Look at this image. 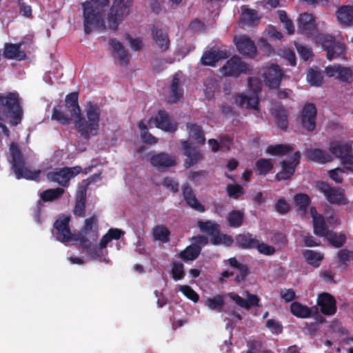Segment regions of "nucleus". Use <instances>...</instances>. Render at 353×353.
Returning <instances> with one entry per match:
<instances>
[{
  "label": "nucleus",
  "mask_w": 353,
  "mask_h": 353,
  "mask_svg": "<svg viewBox=\"0 0 353 353\" xmlns=\"http://www.w3.org/2000/svg\"><path fill=\"white\" fill-rule=\"evenodd\" d=\"M337 259L341 265L347 266V263L353 260V250L347 248L339 250L337 252Z\"/></svg>",
  "instance_id": "864d4df0"
},
{
  "label": "nucleus",
  "mask_w": 353,
  "mask_h": 353,
  "mask_svg": "<svg viewBox=\"0 0 353 353\" xmlns=\"http://www.w3.org/2000/svg\"><path fill=\"white\" fill-rule=\"evenodd\" d=\"M179 290L190 300L196 303L199 299V294L189 285H180Z\"/></svg>",
  "instance_id": "13d9d810"
},
{
  "label": "nucleus",
  "mask_w": 353,
  "mask_h": 353,
  "mask_svg": "<svg viewBox=\"0 0 353 353\" xmlns=\"http://www.w3.org/2000/svg\"><path fill=\"white\" fill-rule=\"evenodd\" d=\"M205 305L212 310L221 312L225 305L223 296L218 294L212 298H208Z\"/></svg>",
  "instance_id": "de8ad7c7"
},
{
  "label": "nucleus",
  "mask_w": 353,
  "mask_h": 353,
  "mask_svg": "<svg viewBox=\"0 0 353 353\" xmlns=\"http://www.w3.org/2000/svg\"><path fill=\"white\" fill-rule=\"evenodd\" d=\"M255 249H256L260 254L266 256H272L276 252L274 247L266 244L261 241L259 239L258 240Z\"/></svg>",
  "instance_id": "4d7b16f0"
},
{
  "label": "nucleus",
  "mask_w": 353,
  "mask_h": 353,
  "mask_svg": "<svg viewBox=\"0 0 353 353\" xmlns=\"http://www.w3.org/2000/svg\"><path fill=\"white\" fill-rule=\"evenodd\" d=\"M265 326L268 329H269L273 334H279L283 332V325L282 324L275 321L274 319H268L266 321Z\"/></svg>",
  "instance_id": "e2e57ef3"
},
{
  "label": "nucleus",
  "mask_w": 353,
  "mask_h": 353,
  "mask_svg": "<svg viewBox=\"0 0 353 353\" xmlns=\"http://www.w3.org/2000/svg\"><path fill=\"white\" fill-rule=\"evenodd\" d=\"M244 218V213L243 212L234 210L228 212L227 221L230 227L238 228L242 225Z\"/></svg>",
  "instance_id": "58836bf2"
},
{
  "label": "nucleus",
  "mask_w": 353,
  "mask_h": 353,
  "mask_svg": "<svg viewBox=\"0 0 353 353\" xmlns=\"http://www.w3.org/2000/svg\"><path fill=\"white\" fill-rule=\"evenodd\" d=\"M292 151V148L287 144L270 145L267 148V152L272 155H285Z\"/></svg>",
  "instance_id": "09e8293b"
},
{
  "label": "nucleus",
  "mask_w": 353,
  "mask_h": 353,
  "mask_svg": "<svg viewBox=\"0 0 353 353\" xmlns=\"http://www.w3.org/2000/svg\"><path fill=\"white\" fill-rule=\"evenodd\" d=\"M312 40L321 45L323 49L327 52V58L329 60H332L345 53L344 46L336 43L335 38L329 34H321L318 31Z\"/></svg>",
  "instance_id": "6e6552de"
},
{
  "label": "nucleus",
  "mask_w": 353,
  "mask_h": 353,
  "mask_svg": "<svg viewBox=\"0 0 353 353\" xmlns=\"http://www.w3.org/2000/svg\"><path fill=\"white\" fill-rule=\"evenodd\" d=\"M201 251V248H199L196 245H188L183 250H182L179 256L183 261H193L195 260Z\"/></svg>",
  "instance_id": "a19ab883"
},
{
  "label": "nucleus",
  "mask_w": 353,
  "mask_h": 353,
  "mask_svg": "<svg viewBox=\"0 0 353 353\" xmlns=\"http://www.w3.org/2000/svg\"><path fill=\"white\" fill-rule=\"evenodd\" d=\"M81 171V166L63 167L55 171L48 172L47 179L50 181L57 183L62 187L68 188L70 179L75 177Z\"/></svg>",
  "instance_id": "9d476101"
},
{
  "label": "nucleus",
  "mask_w": 353,
  "mask_h": 353,
  "mask_svg": "<svg viewBox=\"0 0 353 353\" xmlns=\"http://www.w3.org/2000/svg\"><path fill=\"white\" fill-rule=\"evenodd\" d=\"M11 157V168L17 179L37 180L40 176L41 170L31 171L26 167L25 158L17 143L10 145Z\"/></svg>",
  "instance_id": "7ed1b4c3"
},
{
  "label": "nucleus",
  "mask_w": 353,
  "mask_h": 353,
  "mask_svg": "<svg viewBox=\"0 0 353 353\" xmlns=\"http://www.w3.org/2000/svg\"><path fill=\"white\" fill-rule=\"evenodd\" d=\"M329 151L333 157L339 159L345 168L353 172V150L350 141H332Z\"/></svg>",
  "instance_id": "39448f33"
},
{
  "label": "nucleus",
  "mask_w": 353,
  "mask_h": 353,
  "mask_svg": "<svg viewBox=\"0 0 353 353\" xmlns=\"http://www.w3.org/2000/svg\"><path fill=\"white\" fill-rule=\"evenodd\" d=\"M271 159H259L256 162V171L259 175H266L273 169Z\"/></svg>",
  "instance_id": "37998d69"
},
{
  "label": "nucleus",
  "mask_w": 353,
  "mask_h": 353,
  "mask_svg": "<svg viewBox=\"0 0 353 353\" xmlns=\"http://www.w3.org/2000/svg\"><path fill=\"white\" fill-rule=\"evenodd\" d=\"M324 237L332 247L336 248L343 247L347 241V236L345 234H338L332 230H330Z\"/></svg>",
  "instance_id": "e433bc0d"
},
{
  "label": "nucleus",
  "mask_w": 353,
  "mask_h": 353,
  "mask_svg": "<svg viewBox=\"0 0 353 353\" xmlns=\"http://www.w3.org/2000/svg\"><path fill=\"white\" fill-rule=\"evenodd\" d=\"M305 156L309 161L319 163H325L332 161L333 157L319 148H310L305 150Z\"/></svg>",
  "instance_id": "c85d7f7f"
},
{
  "label": "nucleus",
  "mask_w": 353,
  "mask_h": 353,
  "mask_svg": "<svg viewBox=\"0 0 353 353\" xmlns=\"http://www.w3.org/2000/svg\"><path fill=\"white\" fill-rule=\"evenodd\" d=\"M247 351L241 353H260L263 347V343L259 340H249L247 342Z\"/></svg>",
  "instance_id": "bf43d9fd"
},
{
  "label": "nucleus",
  "mask_w": 353,
  "mask_h": 353,
  "mask_svg": "<svg viewBox=\"0 0 353 353\" xmlns=\"http://www.w3.org/2000/svg\"><path fill=\"white\" fill-rule=\"evenodd\" d=\"M258 240L256 235L250 232H243L236 235L234 242L235 246L240 249L253 250L255 249Z\"/></svg>",
  "instance_id": "a878e982"
},
{
  "label": "nucleus",
  "mask_w": 353,
  "mask_h": 353,
  "mask_svg": "<svg viewBox=\"0 0 353 353\" xmlns=\"http://www.w3.org/2000/svg\"><path fill=\"white\" fill-rule=\"evenodd\" d=\"M316 188L331 204L345 205L349 203L345 190L342 188L332 187L327 182L322 181L316 183Z\"/></svg>",
  "instance_id": "1a4fd4ad"
},
{
  "label": "nucleus",
  "mask_w": 353,
  "mask_h": 353,
  "mask_svg": "<svg viewBox=\"0 0 353 353\" xmlns=\"http://www.w3.org/2000/svg\"><path fill=\"white\" fill-rule=\"evenodd\" d=\"M152 235L154 240L160 241L163 243H167L169 241L170 232L165 225H158L154 227Z\"/></svg>",
  "instance_id": "79ce46f5"
},
{
  "label": "nucleus",
  "mask_w": 353,
  "mask_h": 353,
  "mask_svg": "<svg viewBox=\"0 0 353 353\" xmlns=\"http://www.w3.org/2000/svg\"><path fill=\"white\" fill-rule=\"evenodd\" d=\"M283 76V70L275 63L267 66L263 73L265 84L270 89H278Z\"/></svg>",
  "instance_id": "9b49d317"
},
{
  "label": "nucleus",
  "mask_w": 353,
  "mask_h": 353,
  "mask_svg": "<svg viewBox=\"0 0 353 353\" xmlns=\"http://www.w3.org/2000/svg\"><path fill=\"white\" fill-rule=\"evenodd\" d=\"M98 232V220L95 215L88 218L84 221V225L81 229V233L84 235H88L91 233L95 234V239L97 238Z\"/></svg>",
  "instance_id": "ea45409f"
},
{
  "label": "nucleus",
  "mask_w": 353,
  "mask_h": 353,
  "mask_svg": "<svg viewBox=\"0 0 353 353\" xmlns=\"http://www.w3.org/2000/svg\"><path fill=\"white\" fill-rule=\"evenodd\" d=\"M197 226L199 229L210 236V242L214 245H224L231 246L234 243L232 236L221 234L220 225L212 221H198Z\"/></svg>",
  "instance_id": "423d86ee"
},
{
  "label": "nucleus",
  "mask_w": 353,
  "mask_h": 353,
  "mask_svg": "<svg viewBox=\"0 0 353 353\" xmlns=\"http://www.w3.org/2000/svg\"><path fill=\"white\" fill-rule=\"evenodd\" d=\"M130 43V48L134 51H139L143 47V41L141 38H132L129 34L126 36Z\"/></svg>",
  "instance_id": "774afa93"
},
{
  "label": "nucleus",
  "mask_w": 353,
  "mask_h": 353,
  "mask_svg": "<svg viewBox=\"0 0 353 353\" xmlns=\"http://www.w3.org/2000/svg\"><path fill=\"white\" fill-rule=\"evenodd\" d=\"M183 96V89L176 74L174 75L170 85V94L168 99L169 103L178 102Z\"/></svg>",
  "instance_id": "7c9ffc66"
},
{
  "label": "nucleus",
  "mask_w": 353,
  "mask_h": 353,
  "mask_svg": "<svg viewBox=\"0 0 353 353\" xmlns=\"http://www.w3.org/2000/svg\"><path fill=\"white\" fill-rule=\"evenodd\" d=\"M19 12L26 18L32 17V11L30 6L23 2V0H17Z\"/></svg>",
  "instance_id": "69168bd1"
},
{
  "label": "nucleus",
  "mask_w": 353,
  "mask_h": 353,
  "mask_svg": "<svg viewBox=\"0 0 353 353\" xmlns=\"http://www.w3.org/2000/svg\"><path fill=\"white\" fill-rule=\"evenodd\" d=\"M70 218L69 216L60 217L54 223V229L57 241L66 243L73 239V234L70 228Z\"/></svg>",
  "instance_id": "2eb2a0df"
},
{
  "label": "nucleus",
  "mask_w": 353,
  "mask_h": 353,
  "mask_svg": "<svg viewBox=\"0 0 353 353\" xmlns=\"http://www.w3.org/2000/svg\"><path fill=\"white\" fill-rule=\"evenodd\" d=\"M272 114L274 117L278 126L283 130H285L288 126V113L286 110L281 106H278L272 110Z\"/></svg>",
  "instance_id": "c9c22d12"
},
{
  "label": "nucleus",
  "mask_w": 353,
  "mask_h": 353,
  "mask_svg": "<svg viewBox=\"0 0 353 353\" xmlns=\"http://www.w3.org/2000/svg\"><path fill=\"white\" fill-rule=\"evenodd\" d=\"M76 240L79 241L80 248L83 250V252L89 254L92 258H97L99 256L97 248L85 236H79Z\"/></svg>",
  "instance_id": "4c0bfd02"
},
{
  "label": "nucleus",
  "mask_w": 353,
  "mask_h": 353,
  "mask_svg": "<svg viewBox=\"0 0 353 353\" xmlns=\"http://www.w3.org/2000/svg\"><path fill=\"white\" fill-rule=\"evenodd\" d=\"M171 275L174 281L183 279L185 275L183 264L174 262L172 265Z\"/></svg>",
  "instance_id": "5fc2aeb1"
},
{
  "label": "nucleus",
  "mask_w": 353,
  "mask_h": 353,
  "mask_svg": "<svg viewBox=\"0 0 353 353\" xmlns=\"http://www.w3.org/2000/svg\"><path fill=\"white\" fill-rule=\"evenodd\" d=\"M65 190L62 188H57L54 189H48L44 190L41 194V199L43 201H52L59 199Z\"/></svg>",
  "instance_id": "49530a36"
},
{
  "label": "nucleus",
  "mask_w": 353,
  "mask_h": 353,
  "mask_svg": "<svg viewBox=\"0 0 353 353\" xmlns=\"http://www.w3.org/2000/svg\"><path fill=\"white\" fill-rule=\"evenodd\" d=\"M108 43L114 57L119 61L121 65L127 66L129 63L130 56L123 45L116 39H110Z\"/></svg>",
  "instance_id": "4be33fe9"
},
{
  "label": "nucleus",
  "mask_w": 353,
  "mask_h": 353,
  "mask_svg": "<svg viewBox=\"0 0 353 353\" xmlns=\"http://www.w3.org/2000/svg\"><path fill=\"white\" fill-rule=\"evenodd\" d=\"M72 117L71 116L68 117L65 115L63 112L56 108L52 109V120L57 121L62 125H66L70 124L72 121Z\"/></svg>",
  "instance_id": "603ef678"
},
{
  "label": "nucleus",
  "mask_w": 353,
  "mask_h": 353,
  "mask_svg": "<svg viewBox=\"0 0 353 353\" xmlns=\"http://www.w3.org/2000/svg\"><path fill=\"white\" fill-rule=\"evenodd\" d=\"M336 17L339 24L343 28L353 26V6L343 5L336 11Z\"/></svg>",
  "instance_id": "393cba45"
},
{
  "label": "nucleus",
  "mask_w": 353,
  "mask_h": 353,
  "mask_svg": "<svg viewBox=\"0 0 353 353\" xmlns=\"http://www.w3.org/2000/svg\"><path fill=\"white\" fill-rule=\"evenodd\" d=\"M225 58H227V54L225 51L211 50L203 53L201 61L204 65L212 66L219 60Z\"/></svg>",
  "instance_id": "2f4dec72"
},
{
  "label": "nucleus",
  "mask_w": 353,
  "mask_h": 353,
  "mask_svg": "<svg viewBox=\"0 0 353 353\" xmlns=\"http://www.w3.org/2000/svg\"><path fill=\"white\" fill-rule=\"evenodd\" d=\"M181 144L183 154L187 157L184 162L185 168H189L202 160L203 155L201 151L196 147L192 146L189 141H182Z\"/></svg>",
  "instance_id": "a211bd4d"
},
{
  "label": "nucleus",
  "mask_w": 353,
  "mask_h": 353,
  "mask_svg": "<svg viewBox=\"0 0 353 353\" xmlns=\"http://www.w3.org/2000/svg\"><path fill=\"white\" fill-rule=\"evenodd\" d=\"M296 50L304 61H308L314 56L312 48L307 46L297 45Z\"/></svg>",
  "instance_id": "680f3d73"
},
{
  "label": "nucleus",
  "mask_w": 353,
  "mask_h": 353,
  "mask_svg": "<svg viewBox=\"0 0 353 353\" xmlns=\"http://www.w3.org/2000/svg\"><path fill=\"white\" fill-rule=\"evenodd\" d=\"M150 164L158 170H163L176 165V157L166 152L152 154L150 158Z\"/></svg>",
  "instance_id": "6ab92c4d"
},
{
  "label": "nucleus",
  "mask_w": 353,
  "mask_h": 353,
  "mask_svg": "<svg viewBox=\"0 0 353 353\" xmlns=\"http://www.w3.org/2000/svg\"><path fill=\"white\" fill-rule=\"evenodd\" d=\"M23 42L17 43H6L4 44L3 56L7 59L23 61L27 55L24 50H21Z\"/></svg>",
  "instance_id": "b1692460"
},
{
  "label": "nucleus",
  "mask_w": 353,
  "mask_h": 353,
  "mask_svg": "<svg viewBox=\"0 0 353 353\" xmlns=\"http://www.w3.org/2000/svg\"><path fill=\"white\" fill-rule=\"evenodd\" d=\"M303 255L306 262L314 268H319L324 259L323 253L312 250H305Z\"/></svg>",
  "instance_id": "72a5a7b5"
},
{
  "label": "nucleus",
  "mask_w": 353,
  "mask_h": 353,
  "mask_svg": "<svg viewBox=\"0 0 353 353\" xmlns=\"http://www.w3.org/2000/svg\"><path fill=\"white\" fill-rule=\"evenodd\" d=\"M132 0H113L107 16L109 29L116 31L125 15L130 12Z\"/></svg>",
  "instance_id": "0eeeda50"
},
{
  "label": "nucleus",
  "mask_w": 353,
  "mask_h": 353,
  "mask_svg": "<svg viewBox=\"0 0 353 353\" xmlns=\"http://www.w3.org/2000/svg\"><path fill=\"white\" fill-rule=\"evenodd\" d=\"M312 307L303 305L300 302L294 301L290 305V312L292 314L301 319L309 318L312 314Z\"/></svg>",
  "instance_id": "f704fd0d"
},
{
  "label": "nucleus",
  "mask_w": 353,
  "mask_h": 353,
  "mask_svg": "<svg viewBox=\"0 0 353 353\" xmlns=\"http://www.w3.org/2000/svg\"><path fill=\"white\" fill-rule=\"evenodd\" d=\"M186 202V204L191 207L192 209L200 212H203L205 211V207L200 202L198 201V199L196 197V195L191 198H188V199L185 200Z\"/></svg>",
  "instance_id": "338daca9"
},
{
  "label": "nucleus",
  "mask_w": 353,
  "mask_h": 353,
  "mask_svg": "<svg viewBox=\"0 0 353 353\" xmlns=\"http://www.w3.org/2000/svg\"><path fill=\"white\" fill-rule=\"evenodd\" d=\"M317 305L320 307L321 313L325 315L331 316L336 312V299L327 292H323L319 295Z\"/></svg>",
  "instance_id": "aec40b11"
},
{
  "label": "nucleus",
  "mask_w": 353,
  "mask_h": 353,
  "mask_svg": "<svg viewBox=\"0 0 353 353\" xmlns=\"http://www.w3.org/2000/svg\"><path fill=\"white\" fill-rule=\"evenodd\" d=\"M294 201L298 206V210L305 214L311 202L310 196L303 193L296 194L294 196Z\"/></svg>",
  "instance_id": "a18cd8bd"
},
{
  "label": "nucleus",
  "mask_w": 353,
  "mask_h": 353,
  "mask_svg": "<svg viewBox=\"0 0 353 353\" xmlns=\"http://www.w3.org/2000/svg\"><path fill=\"white\" fill-rule=\"evenodd\" d=\"M109 3V0H90L82 3L83 26L86 34H90L92 29H106L103 12Z\"/></svg>",
  "instance_id": "f257e3e1"
},
{
  "label": "nucleus",
  "mask_w": 353,
  "mask_h": 353,
  "mask_svg": "<svg viewBox=\"0 0 353 353\" xmlns=\"http://www.w3.org/2000/svg\"><path fill=\"white\" fill-rule=\"evenodd\" d=\"M162 185L166 188L170 189L173 193L179 191V184L178 181L173 177L165 176L164 177Z\"/></svg>",
  "instance_id": "052dcab7"
},
{
  "label": "nucleus",
  "mask_w": 353,
  "mask_h": 353,
  "mask_svg": "<svg viewBox=\"0 0 353 353\" xmlns=\"http://www.w3.org/2000/svg\"><path fill=\"white\" fill-rule=\"evenodd\" d=\"M307 80L312 86H320L322 84L323 76L317 69L310 68L307 73Z\"/></svg>",
  "instance_id": "8fccbe9b"
},
{
  "label": "nucleus",
  "mask_w": 353,
  "mask_h": 353,
  "mask_svg": "<svg viewBox=\"0 0 353 353\" xmlns=\"http://www.w3.org/2000/svg\"><path fill=\"white\" fill-rule=\"evenodd\" d=\"M221 70L225 76L238 77L241 74L246 73L249 70V65L239 57L233 56L226 61Z\"/></svg>",
  "instance_id": "f8f14e48"
},
{
  "label": "nucleus",
  "mask_w": 353,
  "mask_h": 353,
  "mask_svg": "<svg viewBox=\"0 0 353 353\" xmlns=\"http://www.w3.org/2000/svg\"><path fill=\"white\" fill-rule=\"evenodd\" d=\"M274 208L280 214H285L290 211V205L284 198H280L277 200Z\"/></svg>",
  "instance_id": "0e129e2a"
},
{
  "label": "nucleus",
  "mask_w": 353,
  "mask_h": 353,
  "mask_svg": "<svg viewBox=\"0 0 353 353\" xmlns=\"http://www.w3.org/2000/svg\"><path fill=\"white\" fill-rule=\"evenodd\" d=\"M150 121H153L157 128L165 132H174L177 130L176 125L171 122L168 112L164 110H159L157 114L150 118Z\"/></svg>",
  "instance_id": "5701e85b"
},
{
  "label": "nucleus",
  "mask_w": 353,
  "mask_h": 353,
  "mask_svg": "<svg viewBox=\"0 0 353 353\" xmlns=\"http://www.w3.org/2000/svg\"><path fill=\"white\" fill-rule=\"evenodd\" d=\"M100 174H94L89 178V182L83 181L82 185L79 188L76 195L75 205L74 208V214L79 217H84L85 215L86 204V192L89 184L94 181L96 176H99Z\"/></svg>",
  "instance_id": "4468645a"
},
{
  "label": "nucleus",
  "mask_w": 353,
  "mask_h": 353,
  "mask_svg": "<svg viewBox=\"0 0 353 353\" xmlns=\"http://www.w3.org/2000/svg\"><path fill=\"white\" fill-rule=\"evenodd\" d=\"M235 45L240 54L252 57L256 52L254 43L246 35H241L234 39Z\"/></svg>",
  "instance_id": "412c9836"
},
{
  "label": "nucleus",
  "mask_w": 353,
  "mask_h": 353,
  "mask_svg": "<svg viewBox=\"0 0 353 353\" xmlns=\"http://www.w3.org/2000/svg\"><path fill=\"white\" fill-rule=\"evenodd\" d=\"M0 108L9 114L12 125L15 126L21 123L23 112L18 93L9 92L5 96L0 94Z\"/></svg>",
  "instance_id": "20e7f679"
},
{
  "label": "nucleus",
  "mask_w": 353,
  "mask_h": 353,
  "mask_svg": "<svg viewBox=\"0 0 353 353\" xmlns=\"http://www.w3.org/2000/svg\"><path fill=\"white\" fill-rule=\"evenodd\" d=\"M298 31L308 39H313L319 31L312 14L304 12L298 18Z\"/></svg>",
  "instance_id": "ddd939ff"
},
{
  "label": "nucleus",
  "mask_w": 353,
  "mask_h": 353,
  "mask_svg": "<svg viewBox=\"0 0 353 353\" xmlns=\"http://www.w3.org/2000/svg\"><path fill=\"white\" fill-rule=\"evenodd\" d=\"M79 93L77 92H70L65 96V108L70 113L71 117H74L75 119L81 113V109L79 105Z\"/></svg>",
  "instance_id": "c756f323"
},
{
  "label": "nucleus",
  "mask_w": 353,
  "mask_h": 353,
  "mask_svg": "<svg viewBox=\"0 0 353 353\" xmlns=\"http://www.w3.org/2000/svg\"><path fill=\"white\" fill-rule=\"evenodd\" d=\"M187 129L189 131L190 137L198 144H204L205 138L202 127L196 123H188Z\"/></svg>",
  "instance_id": "473e14b6"
},
{
  "label": "nucleus",
  "mask_w": 353,
  "mask_h": 353,
  "mask_svg": "<svg viewBox=\"0 0 353 353\" xmlns=\"http://www.w3.org/2000/svg\"><path fill=\"white\" fill-rule=\"evenodd\" d=\"M313 228L314 233L319 236L324 237L330 231L326 227V224L323 216L314 217Z\"/></svg>",
  "instance_id": "c03bdc74"
},
{
  "label": "nucleus",
  "mask_w": 353,
  "mask_h": 353,
  "mask_svg": "<svg viewBox=\"0 0 353 353\" xmlns=\"http://www.w3.org/2000/svg\"><path fill=\"white\" fill-rule=\"evenodd\" d=\"M100 113L99 107L97 104L89 102L86 109L88 121L81 113L77 119H74V127L83 138L88 139L90 135L97 134L99 128Z\"/></svg>",
  "instance_id": "f03ea898"
},
{
  "label": "nucleus",
  "mask_w": 353,
  "mask_h": 353,
  "mask_svg": "<svg viewBox=\"0 0 353 353\" xmlns=\"http://www.w3.org/2000/svg\"><path fill=\"white\" fill-rule=\"evenodd\" d=\"M226 191L230 198L237 199L244 194L243 188L239 185H228L226 187Z\"/></svg>",
  "instance_id": "6e6d98bb"
},
{
  "label": "nucleus",
  "mask_w": 353,
  "mask_h": 353,
  "mask_svg": "<svg viewBox=\"0 0 353 353\" xmlns=\"http://www.w3.org/2000/svg\"><path fill=\"white\" fill-rule=\"evenodd\" d=\"M317 110L314 103H306L301 112L300 119L302 127L307 131L312 132L316 128Z\"/></svg>",
  "instance_id": "f3484780"
},
{
  "label": "nucleus",
  "mask_w": 353,
  "mask_h": 353,
  "mask_svg": "<svg viewBox=\"0 0 353 353\" xmlns=\"http://www.w3.org/2000/svg\"><path fill=\"white\" fill-rule=\"evenodd\" d=\"M245 292L247 299H244L239 294L234 292L230 293L228 296L235 302L237 305L247 310L251 309L252 307L259 306L260 299L258 297V296L251 294L248 291H246Z\"/></svg>",
  "instance_id": "bb28decb"
},
{
  "label": "nucleus",
  "mask_w": 353,
  "mask_h": 353,
  "mask_svg": "<svg viewBox=\"0 0 353 353\" xmlns=\"http://www.w3.org/2000/svg\"><path fill=\"white\" fill-rule=\"evenodd\" d=\"M336 79L342 82L350 83L353 79V72L350 68L339 65Z\"/></svg>",
  "instance_id": "3c124183"
},
{
  "label": "nucleus",
  "mask_w": 353,
  "mask_h": 353,
  "mask_svg": "<svg viewBox=\"0 0 353 353\" xmlns=\"http://www.w3.org/2000/svg\"><path fill=\"white\" fill-rule=\"evenodd\" d=\"M151 34L152 39L161 52H165L169 49L170 41L167 32L154 26L151 30Z\"/></svg>",
  "instance_id": "cd10ccee"
},
{
  "label": "nucleus",
  "mask_w": 353,
  "mask_h": 353,
  "mask_svg": "<svg viewBox=\"0 0 353 353\" xmlns=\"http://www.w3.org/2000/svg\"><path fill=\"white\" fill-rule=\"evenodd\" d=\"M301 158L299 152H295L290 157V161H283L281 164V170L276 176V180L285 181L290 179L294 175L296 166L299 165Z\"/></svg>",
  "instance_id": "dca6fc26"
}]
</instances>
